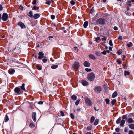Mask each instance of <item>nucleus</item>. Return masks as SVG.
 <instances>
[{"label":"nucleus","mask_w":134,"mask_h":134,"mask_svg":"<svg viewBox=\"0 0 134 134\" xmlns=\"http://www.w3.org/2000/svg\"><path fill=\"white\" fill-rule=\"evenodd\" d=\"M36 3V0H34L32 3L33 5H35Z\"/></svg>","instance_id":"nucleus-56"},{"label":"nucleus","mask_w":134,"mask_h":134,"mask_svg":"<svg viewBox=\"0 0 134 134\" xmlns=\"http://www.w3.org/2000/svg\"><path fill=\"white\" fill-rule=\"evenodd\" d=\"M114 29L115 30H118V28L116 26H114Z\"/></svg>","instance_id":"nucleus-61"},{"label":"nucleus","mask_w":134,"mask_h":134,"mask_svg":"<svg viewBox=\"0 0 134 134\" xmlns=\"http://www.w3.org/2000/svg\"><path fill=\"white\" fill-rule=\"evenodd\" d=\"M38 58L39 59H41L44 57V54L42 52H39L38 53Z\"/></svg>","instance_id":"nucleus-8"},{"label":"nucleus","mask_w":134,"mask_h":134,"mask_svg":"<svg viewBox=\"0 0 134 134\" xmlns=\"http://www.w3.org/2000/svg\"><path fill=\"white\" fill-rule=\"evenodd\" d=\"M85 70L87 72H90L92 71L91 69H89L88 68H86L85 69Z\"/></svg>","instance_id":"nucleus-45"},{"label":"nucleus","mask_w":134,"mask_h":134,"mask_svg":"<svg viewBox=\"0 0 134 134\" xmlns=\"http://www.w3.org/2000/svg\"><path fill=\"white\" fill-rule=\"evenodd\" d=\"M25 86V83H23L21 86L16 87L14 90L15 93H16L15 95H21L23 94V91H26Z\"/></svg>","instance_id":"nucleus-1"},{"label":"nucleus","mask_w":134,"mask_h":134,"mask_svg":"<svg viewBox=\"0 0 134 134\" xmlns=\"http://www.w3.org/2000/svg\"><path fill=\"white\" fill-rule=\"evenodd\" d=\"M121 121V117H119L118 118L116 121V123L117 124H119L120 123Z\"/></svg>","instance_id":"nucleus-22"},{"label":"nucleus","mask_w":134,"mask_h":134,"mask_svg":"<svg viewBox=\"0 0 134 134\" xmlns=\"http://www.w3.org/2000/svg\"><path fill=\"white\" fill-rule=\"evenodd\" d=\"M94 90L95 93L98 94L100 93L102 88L101 86H98L95 87Z\"/></svg>","instance_id":"nucleus-5"},{"label":"nucleus","mask_w":134,"mask_h":134,"mask_svg":"<svg viewBox=\"0 0 134 134\" xmlns=\"http://www.w3.org/2000/svg\"><path fill=\"white\" fill-rule=\"evenodd\" d=\"M122 50L121 49H119L117 51V53L119 55H120L122 53Z\"/></svg>","instance_id":"nucleus-39"},{"label":"nucleus","mask_w":134,"mask_h":134,"mask_svg":"<svg viewBox=\"0 0 134 134\" xmlns=\"http://www.w3.org/2000/svg\"><path fill=\"white\" fill-rule=\"evenodd\" d=\"M55 16L54 15H51V18L52 19H55Z\"/></svg>","instance_id":"nucleus-51"},{"label":"nucleus","mask_w":134,"mask_h":134,"mask_svg":"<svg viewBox=\"0 0 134 134\" xmlns=\"http://www.w3.org/2000/svg\"><path fill=\"white\" fill-rule=\"evenodd\" d=\"M116 100L115 99H113L111 101V104L112 105H114L115 103Z\"/></svg>","instance_id":"nucleus-36"},{"label":"nucleus","mask_w":134,"mask_h":134,"mask_svg":"<svg viewBox=\"0 0 134 134\" xmlns=\"http://www.w3.org/2000/svg\"><path fill=\"white\" fill-rule=\"evenodd\" d=\"M89 57L90 58L93 59H96L95 57L92 54H90L89 55Z\"/></svg>","instance_id":"nucleus-21"},{"label":"nucleus","mask_w":134,"mask_h":134,"mask_svg":"<svg viewBox=\"0 0 134 134\" xmlns=\"http://www.w3.org/2000/svg\"><path fill=\"white\" fill-rule=\"evenodd\" d=\"M131 2V1L130 0L127 1L126 2V5H128L129 7H130L132 5Z\"/></svg>","instance_id":"nucleus-20"},{"label":"nucleus","mask_w":134,"mask_h":134,"mask_svg":"<svg viewBox=\"0 0 134 134\" xmlns=\"http://www.w3.org/2000/svg\"><path fill=\"white\" fill-rule=\"evenodd\" d=\"M125 120H121L120 123V126L122 127H123L124 126V125L125 123Z\"/></svg>","instance_id":"nucleus-18"},{"label":"nucleus","mask_w":134,"mask_h":134,"mask_svg":"<svg viewBox=\"0 0 134 134\" xmlns=\"http://www.w3.org/2000/svg\"><path fill=\"white\" fill-rule=\"evenodd\" d=\"M29 126L30 127L31 129H33L35 127V125L32 122L30 123Z\"/></svg>","instance_id":"nucleus-23"},{"label":"nucleus","mask_w":134,"mask_h":134,"mask_svg":"<svg viewBox=\"0 0 134 134\" xmlns=\"http://www.w3.org/2000/svg\"><path fill=\"white\" fill-rule=\"evenodd\" d=\"M120 129L119 128H117L115 129V130L116 132H118L120 131Z\"/></svg>","instance_id":"nucleus-52"},{"label":"nucleus","mask_w":134,"mask_h":134,"mask_svg":"<svg viewBox=\"0 0 134 134\" xmlns=\"http://www.w3.org/2000/svg\"><path fill=\"white\" fill-rule=\"evenodd\" d=\"M118 38V40H122V36H120Z\"/></svg>","instance_id":"nucleus-58"},{"label":"nucleus","mask_w":134,"mask_h":134,"mask_svg":"<svg viewBox=\"0 0 134 134\" xmlns=\"http://www.w3.org/2000/svg\"><path fill=\"white\" fill-rule=\"evenodd\" d=\"M80 101V100L79 99H78V100H77L75 103V104L76 105H78L79 104Z\"/></svg>","instance_id":"nucleus-43"},{"label":"nucleus","mask_w":134,"mask_h":134,"mask_svg":"<svg viewBox=\"0 0 134 134\" xmlns=\"http://www.w3.org/2000/svg\"><path fill=\"white\" fill-rule=\"evenodd\" d=\"M71 98L73 100H75L77 99V97L75 95H73L71 97Z\"/></svg>","instance_id":"nucleus-24"},{"label":"nucleus","mask_w":134,"mask_h":134,"mask_svg":"<svg viewBox=\"0 0 134 134\" xmlns=\"http://www.w3.org/2000/svg\"><path fill=\"white\" fill-rule=\"evenodd\" d=\"M71 118L72 119H74L75 118V116L73 113H71L70 114Z\"/></svg>","instance_id":"nucleus-42"},{"label":"nucleus","mask_w":134,"mask_h":134,"mask_svg":"<svg viewBox=\"0 0 134 134\" xmlns=\"http://www.w3.org/2000/svg\"><path fill=\"white\" fill-rule=\"evenodd\" d=\"M83 65L85 67H89L90 66V64L87 61H85L83 63Z\"/></svg>","instance_id":"nucleus-12"},{"label":"nucleus","mask_w":134,"mask_h":134,"mask_svg":"<svg viewBox=\"0 0 134 134\" xmlns=\"http://www.w3.org/2000/svg\"><path fill=\"white\" fill-rule=\"evenodd\" d=\"M95 53L96 55L98 56L101 57L102 56L101 53L100 52L96 51Z\"/></svg>","instance_id":"nucleus-17"},{"label":"nucleus","mask_w":134,"mask_h":134,"mask_svg":"<svg viewBox=\"0 0 134 134\" xmlns=\"http://www.w3.org/2000/svg\"><path fill=\"white\" fill-rule=\"evenodd\" d=\"M40 16V15L38 13L35 14L33 16V18L34 19H37L39 18Z\"/></svg>","instance_id":"nucleus-14"},{"label":"nucleus","mask_w":134,"mask_h":134,"mask_svg":"<svg viewBox=\"0 0 134 134\" xmlns=\"http://www.w3.org/2000/svg\"><path fill=\"white\" fill-rule=\"evenodd\" d=\"M126 58V56L125 55H124L122 58V60L123 61H124L125 60V58Z\"/></svg>","instance_id":"nucleus-60"},{"label":"nucleus","mask_w":134,"mask_h":134,"mask_svg":"<svg viewBox=\"0 0 134 134\" xmlns=\"http://www.w3.org/2000/svg\"><path fill=\"white\" fill-rule=\"evenodd\" d=\"M102 54L104 55H106L107 54L106 51L105 50L103 51L101 53V54Z\"/></svg>","instance_id":"nucleus-53"},{"label":"nucleus","mask_w":134,"mask_h":134,"mask_svg":"<svg viewBox=\"0 0 134 134\" xmlns=\"http://www.w3.org/2000/svg\"><path fill=\"white\" fill-rule=\"evenodd\" d=\"M27 36L29 41H33L32 40L33 39L32 37L30 35L27 34Z\"/></svg>","instance_id":"nucleus-16"},{"label":"nucleus","mask_w":134,"mask_h":134,"mask_svg":"<svg viewBox=\"0 0 134 134\" xmlns=\"http://www.w3.org/2000/svg\"><path fill=\"white\" fill-rule=\"evenodd\" d=\"M108 85L107 84H105L104 85V88L105 90H106L108 89Z\"/></svg>","instance_id":"nucleus-50"},{"label":"nucleus","mask_w":134,"mask_h":134,"mask_svg":"<svg viewBox=\"0 0 134 134\" xmlns=\"http://www.w3.org/2000/svg\"><path fill=\"white\" fill-rule=\"evenodd\" d=\"M96 24L104 25L105 24V19L103 18H100L97 19L96 21Z\"/></svg>","instance_id":"nucleus-2"},{"label":"nucleus","mask_w":134,"mask_h":134,"mask_svg":"<svg viewBox=\"0 0 134 134\" xmlns=\"http://www.w3.org/2000/svg\"><path fill=\"white\" fill-rule=\"evenodd\" d=\"M105 102L107 104L109 105L110 104V100L108 98L106 99H105Z\"/></svg>","instance_id":"nucleus-37"},{"label":"nucleus","mask_w":134,"mask_h":134,"mask_svg":"<svg viewBox=\"0 0 134 134\" xmlns=\"http://www.w3.org/2000/svg\"><path fill=\"white\" fill-rule=\"evenodd\" d=\"M70 3L72 5H74L75 4V2L73 0H71L70 2Z\"/></svg>","instance_id":"nucleus-49"},{"label":"nucleus","mask_w":134,"mask_h":134,"mask_svg":"<svg viewBox=\"0 0 134 134\" xmlns=\"http://www.w3.org/2000/svg\"><path fill=\"white\" fill-rule=\"evenodd\" d=\"M87 79L90 81H93L95 78V74L93 72H92L89 74L87 76Z\"/></svg>","instance_id":"nucleus-3"},{"label":"nucleus","mask_w":134,"mask_h":134,"mask_svg":"<svg viewBox=\"0 0 134 134\" xmlns=\"http://www.w3.org/2000/svg\"><path fill=\"white\" fill-rule=\"evenodd\" d=\"M127 116L126 115H124L122 116V119L123 120L124 119H127Z\"/></svg>","instance_id":"nucleus-48"},{"label":"nucleus","mask_w":134,"mask_h":134,"mask_svg":"<svg viewBox=\"0 0 134 134\" xmlns=\"http://www.w3.org/2000/svg\"><path fill=\"white\" fill-rule=\"evenodd\" d=\"M85 101L86 103L89 106H91L92 105L91 100L88 97L85 98Z\"/></svg>","instance_id":"nucleus-6"},{"label":"nucleus","mask_w":134,"mask_h":134,"mask_svg":"<svg viewBox=\"0 0 134 134\" xmlns=\"http://www.w3.org/2000/svg\"><path fill=\"white\" fill-rule=\"evenodd\" d=\"M8 14L5 13H4L2 16V19L3 20L5 21H6L8 19Z\"/></svg>","instance_id":"nucleus-7"},{"label":"nucleus","mask_w":134,"mask_h":134,"mask_svg":"<svg viewBox=\"0 0 134 134\" xmlns=\"http://www.w3.org/2000/svg\"><path fill=\"white\" fill-rule=\"evenodd\" d=\"M43 102L42 101H40L38 102V104L40 105H42L43 104Z\"/></svg>","instance_id":"nucleus-54"},{"label":"nucleus","mask_w":134,"mask_h":134,"mask_svg":"<svg viewBox=\"0 0 134 134\" xmlns=\"http://www.w3.org/2000/svg\"><path fill=\"white\" fill-rule=\"evenodd\" d=\"M128 122L129 123H131L133 122V120L132 118H129L128 119Z\"/></svg>","instance_id":"nucleus-29"},{"label":"nucleus","mask_w":134,"mask_h":134,"mask_svg":"<svg viewBox=\"0 0 134 134\" xmlns=\"http://www.w3.org/2000/svg\"><path fill=\"white\" fill-rule=\"evenodd\" d=\"M99 122V120L98 119H97L95 120L94 123V125H97Z\"/></svg>","instance_id":"nucleus-30"},{"label":"nucleus","mask_w":134,"mask_h":134,"mask_svg":"<svg viewBox=\"0 0 134 134\" xmlns=\"http://www.w3.org/2000/svg\"><path fill=\"white\" fill-rule=\"evenodd\" d=\"M117 62L119 64H121V61L119 59H118L117 60Z\"/></svg>","instance_id":"nucleus-57"},{"label":"nucleus","mask_w":134,"mask_h":134,"mask_svg":"<svg viewBox=\"0 0 134 134\" xmlns=\"http://www.w3.org/2000/svg\"><path fill=\"white\" fill-rule=\"evenodd\" d=\"M81 83L83 86H87L89 85V83L87 81L85 80H83L81 81Z\"/></svg>","instance_id":"nucleus-10"},{"label":"nucleus","mask_w":134,"mask_h":134,"mask_svg":"<svg viewBox=\"0 0 134 134\" xmlns=\"http://www.w3.org/2000/svg\"><path fill=\"white\" fill-rule=\"evenodd\" d=\"M92 126L90 125L88 126L86 129V130L87 131H90L92 129Z\"/></svg>","instance_id":"nucleus-31"},{"label":"nucleus","mask_w":134,"mask_h":134,"mask_svg":"<svg viewBox=\"0 0 134 134\" xmlns=\"http://www.w3.org/2000/svg\"><path fill=\"white\" fill-rule=\"evenodd\" d=\"M80 66L79 63L78 62H75L74 63L72 67L73 68L74 70L75 71H76L79 68Z\"/></svg>","instance_id":"nucleus-4"},{"label":"nucleus","mask_w":134,"mask_h":134,"mask_svg":"<svg viewBox=\"0 0 134 134\" xmlns=\"http://www.w3.org/2000/svg\"><path fill=\"white\" fill-rule=\"evenodd\" d=\"M60 113L61 114L62 116H64L65 115L64 113L62 111H60Z\"/></svg>","instance_id":"nucleus-55"},{"label":"nucleus","mask_w":134,"mask_h":134,"mask_svg":"<svg viewBox=\"0 0 134 134\" xmlns=\"http://www.w3.org/2000/svg\"><path fill=\"white\" fill-rule=\"evenodd\" d=\"M106 37H105L104 38H102V41H106Z\"/></svg>","instance_id":"nucleus-63"},{"label":"nucleus","mask_w":134,"mask_h":134,"mask_svg":"<svg viewBox=\"0 0 134 134\" xmlns=\"http://www.w3.org/2000/svg\"><path fill=\"white\" fill-rule=\"evenodd\" d=\"M3 9V8L1 5H0V11H2Z\"/></svg>","instance_id":"nucleus-62"},{"label":"nucleus","mask_w":134,"mask_h":134,"mask_svg":"<svg viewBox=\"0 0 134 134\" xmlns=\"http://www.w3.org/2000/svg\"><path fill=\"white\" fill-rule=\"evenodd\" d=\"M15 70L12 68L8 70L9 73L11 75L13 74L15 72Z\"/></svg>","instance_id":"nucleus-13"},{"label":"nucleus","mask_w":134,"mask_h":134,"mask_svg":"<svg viewBox=\"0 0 134 134\" xmlns=\"http://www.w3.org/2000/svg\"><path fill=\"white\" fill-rule=\"evenodd\" d=\"M29 16L30 18H32L33 16L32 14V11H30L29 13Z\"/></svg>","instance_id":"nucleus-35"},{"label":"nucleus","mask_w":134,"mask_h":134,"mask_svg":"<svg viewBox=\"0 0 134 134\" xmlns=\"http://www.w3.org/2000/svg\"><path fill=\"white\" fill-rule=\"evenodd\" d=\"M122 66H123V67L124 68H125L126 66V64H123L122 65Z\"/></svg>","instance_id":"nucleus-64"},{"label":"nucleus","mask_w":134,"mask_h":134,"mask_svg":"<svg viewBox=\"0 0 134 134\" xmlns=\"http://www.w3.org/2000/svg\"><path fill=\"white\" fill-rule=\"evenodd\" d=\"M51 1L50 0H49L46 2V4H48L49 5H50L51 4Z\"/></svg>","instance_id":"nucleus-44"},{"label":"nucleus","mask_w":134,"mask_h":134,"mask_svg":"<svg viewBox=\"0 0 134 134\" xmlns=\"http://www.w3.org/2000/svg\"><path fill=\"white\" fill-rule=\"evenodd\" d=\"M58 67V66L57 65H54L51 66V68L53 69H55L57 68Z\"/></svg>","instance_id":"nucleus-25"},{"label":"nucleus","mask_w":134,"mask_h":134,"mask_svg":"<svg viewBox=\"0 0 134 134\" xmlns=\"http://www.w3.org/2000/svg\"><path fill=\"white\" fill-rule=\"evenodd\" d=\"M33 9L35 10H37L39 9V8L38 7H36L35 6H34L33 7Z\"/></svg>","instance_id":"nucleus-40"},{"label":"nucleus","mask_w":134,"mask_h":134,"mask_svg":"<svg viewBox=\"0 0 134 134\" xmlns=\"http://www.w3.org/2000/svg\"><path fill=\"white\" fill-rule=\"evenodd\" d=\"M100 40V37H97V38H95V41L97 42H98V40Z\"/></svg>","instance_id":"nucleus-46"},{"label":"nucleus","mask_w":134,"mask_h":134,"mask_svg":"<svg viewBox=\"0 0 134 134\" xmlns=\"http://www.w3.org/2000/svg\"><path fill=\"white\" fill-rule=\"evenodd\" d=\"M32 116L34 121L35 122L36 121V113L35 112H33L32 113Z\"/></svg>","instance_id":"nucleus-11"},{"label":"nucleus","mask_w":134,"mask_h":134,"mask_svg":"<svg viewBox=\"0 0 134 134\" xmlns=\"http://www.w3.org/2000/svg\"><path fill=\"white\" fill-rule=\"evenodd\" d=\"M95 120V117L94 116H92L91 117L90 119V122L92 123Z\"/></svg>","instance_id":"nucleus-27"},{"label":"nucleus","mask_w":134,"mask_h":134,"mask_svg":"<svg viewBox=\"0 0 134 134\" xmlns=\"http://www.w3.org/2000/svg\"><path fill=\"white\" fill-rule=\"evenodd\" d=\"M94 12V7H93L92 9L90 10V13L91 14H92Z\"/></svg>","instance_id":"nucleus-41"},{"label":"nucleus","mask_w":134,"mask_h":134,"mask_svg":"<svg viewBox=\"0 0 134 134\" xmlns=\"http://www.w3.org/2000/svg\"><path fill=\"white\" fill-rule=\"evenodd\" d=\"M5 122H8L9 120V117L8 115H6L5 116Z\"/></svg>","instance_id":"nucleus-26"},{"label":"nucleus","mask_w":134,"mask_h":134,"mask_svg":"<svg viewBox=\"0 0 134 134\" xmlns=\"http://www.w3.org/2000/svg\"><path fill=\"white\" fill-rule=\"evenodd\" d=\"M88 21H86L84 22V24H83V26L85 28H87V26L88 25Z\"/></svg>","instance_id":"nucleus-19"},{"label":"nucleus","mask_w":134,"mask_h":134,"mask_svg":"<svg viewBox=\"0 0 134 134\" xmlns=\"http://www.w3.org/2000/svg\"><path fill=\"white\" fill-rule=\"evenodd\" d=\"M109 44L111 46H113V43L112 42V41L111 40H110L109 42Z\"/></svg>","instance_id":"nucleus-47"},{"label":"nucleus","mask_w":134,"mask_h":134,"mask_svg":"<svg viewBox=\"0 0 134 134\" xmlns=\"http://www.w3.org/2000/svg\"><path fill=\"white\" fill-rule=\"evenodd\" d=\"M18 25L20 26L21 29L25 28L26 26L24 23L21 21L19 22L17 24Z\"/></svg>","instance_id":"nucleus-9"},{"label":"nucleus","mask_w":134,"mask_h":134,"mask_svg":"<svg viewBox=\"0 0 134 134\" xmlns=\"http://www.w3.org/2000/svg\"><path fill=\"white\" fill-rule=\"evenodd\" d=\"M133 131L132 130H130L129 133V134H133Z\"/></svg>","instance_id":"nucleus-59"},{"label":"nucleus","mask_w":134,"mask_h":134,"mask_svg":"<svg viewBox=\"0 0 134 134\" xmlns=\"http://www.w3.org/2000/svg\"><path fill=\"white\" fill-rule=\"evenodd\" d=\"M118 93L116 91H115L113 94L112 97L113 98H114L117 96Z\"/></svg>","instance_id":"nucleus-15"},{"label":"nucleus","mask_w":134,"mask_h":134,"mask_svg":"<svg viewBox=\"0 0 134 134\" xmlns=\"http://www.w3.org/2000/svg\"><path fill=\"white\" fill-rule=\"evenodd\" d=\"M127 47L129 48H130V47L132 46L133 45V44L132 42H130L129 43H127Z\"/></svg>","instance_id":"nucleus-38"},{"label":"nucleus","mask_w":134,"mask_h":134,"mask_svg":"<svg viewBox=\"0 0 134 134\" xmlns=\"http://www.w3.org/2000/svg\"><path fill=\"white\" fill-rule=\"evenodd\" d=\"M129 127L132 129H134V124H131L129 125Z\"/></svg>","instance_id":"nucleus-28"},{"label":"nucleus","mask_w":134,"mask_h":134,"mask_svg":"<svg viewBox=\"0 0 134 134\" xmlns=\"http://www.w3.org/2000/svg\"><path fill=\"white\" fill-rule=\"evenodd\" d=\"M37 68L39 70H41L42 69V68L39 65H37L36 66Z\"/></svg>","instance_id":"nucleus-33"},{"label":"nucleus","mask_w":134,"mask_h":134,"mask_svg":"<svg viewBox=\"0 0 134 134\" xmlns=\"http://www.w3.org/2000/svg\"><path fill=\"white\" fill-rule=\"evenodd\" d=\"M44 58H43L42 60L44 63H46L47 61V59H46V57H44Z\"/></svg>","instance_id":"nucleus-34"},{"label":"nucleus","mask_w":134,"mask_h":134,"mask_svg":"<svg viewBox=\"0 0 134 134\" xmlns=\"http://www.w3.org/2000/svg\"><path fill=\"white\" fill-rule=\"evenodd\" d=\"M130 73L129 71H125L124 75L125 76H126L127 75H130Z\"/></svg>","instance_id":"nucleus-32"}]
</instances>
